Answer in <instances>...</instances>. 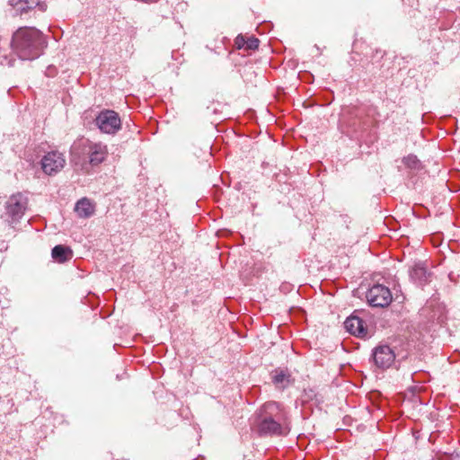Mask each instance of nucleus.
Instances as JSON below:
<instances>
[{
	"mask_svg": "<svg viewBox=\"0 0 460 460\" xmlns=\"http://www.w3.org/2000/svg\"><path fill=\"white\" fill-rule=\"evenodd\" d=\"M402 163L405 166L411 169H417L420 165V161L414 155H409L402 159Z\"/></svg>",
	"mask_w": 460,
	"mask_h": 460,
	"instance_id": "nucleus-15",
	"label": "nucleus"
},
{
	"mask_svg": "<svg viewBox=\"0 0 460 460\" xmlns=\"http://www.w3.org/2000/svg\"><path fill=\"white\" fill-rule=\"evenodd\" d=\"M273 383L279 388H285L289 383V376L283 370H276L272 376Z\"/></svg>",
	"mask_w": 460,
	"mask_h": 460,
	"instance_id": "nucleus-14",
	"label": "nucleus"
},
{
	"mask_svg": "<svg viewBox=\"0 0 460 460\" xmlns=\"http://www.w3.org/2000/svg\"><path fill=\"white\" fill-rule=\"evenodd\" d=\"M9 4L14 8L16 13L21 15L38 5L42 11L45 10L44 5L40 4V0H9Z\"/></svg>",
	"mask_w": 460,
	"mask_h": 460,
	"instance_id": "nucleus-11",
	"label": "nucleus"
},
{
	"mask_svg": "<svg viewBox=\"0 0 460 460\" xmlns=\"http://www.w3.org/2000/svg\"><path fill=\"white\" fill-rule=\"evenodd\" d=\"M75 212L79 217H90L94 213V205L90 201V199L83 198L75 203Z\"/></svg>",
	"mask_w": 460,
	"mask_h": 460,
	"instance_id": "nucleus-12",
	"label": "nucleus"
},
{
	"mask_svg": "<svg viewBox=\"0 0 460 460\" xmlns=\"http://www.w3.org/2000/svg\"><path fill=\"white\" fill-rule=\"evenodd\" d=\"M28 208V198L17 192L9 197L5 202V215L8 217L10 225L20 222Z\"/></svg>",
	"mask_w": 460,
	"mask_h": 460,
	"instance_id": "nucleus-4",
	"label": "nucleus"
},
{
	"mask_svg": "<svg viewBox=\"0 0 460 460\" xmlns=\"http://www.w3.org/2000/svg\"><path fill=\"white\" fill-rule=\"evenodd\" d=\"M260 40L255 37L246 39V49L254 50L259 48Z\"/></svg>",
	"mask_w": 460,
	"mask_h": 460,
	"instance_id": "nucleus-16",
	"label": "nucleus"
},
{
	"mask_svg": "<svg viewBox=\"0 0 460 460\" xmlns=\"http://www.w3.org/2000/svg\"><path fill=\"white\" fill-rule=\"evenodd\" d=\"M51 255L55 261L65 262L72 258V251L66 246L58 244L52 249Z\"/></svg>",
	"mask_w": 460,
	"mask_h": 460,
	"instance_id": "nucleus-13",
	"label": "nucleus"
},
{
	"mask_svg": "<svg viewBox=\"0 0 460 460\" xmlns=\"http://www.w3.org/2000/svg\"><path fill=\"white\" fill-rule=\"evenodd\" d=\"M66 164V159L62 153L52 151L47 153L41 159V168L48 175L56 174Z\"/></svg>",
	"mask_w": 460,
	"mask_h": 460,
	"instance_id": "nucleus-7",
	"label": "nucleus"
},
{
	"mask_svg": "<svg viewBox=\"0 0 460 460\" xmlns=\"http://www.w3.org/2000/svg\"><path fill=\"white\" fill-rule=\"evenodd\" d=\"M235 44L238 49L246 48V39L243 35H238L235 39Z\"/></svg>",
	"mask_w": 460,
	"mask_h": 460,
	"instance_id": "nucleus-17",
	"label": "nucleus"
},
{
	"mask_svg": "<svg viewBox=\"0 0 460 460\" xmlns=\"http://www.w3.org/2000/svg\"><path fill=\"white\" fill-rule=\"evenodd\" d=\"M96 127L102 133L114 135L121 128V119L112 110H103L94 119Z\"/></svg>",
	"mask_w": 460,
	"mask_h": 460,
	"instance_id": "nucleus-5",
	"label": "nucleus"
},
{
	"mask_svg": "<svg viewBox=\"0 0 460 460\" xmlns=\"http://www.w3.org/2000/svg\"><path fill=\"white\" fill-rule=\"evenodd\" d=\"M433 460H454V458H453L452 455L442 454V455L438 456Z\"/></svg>",
	"mask_w": 460,
	"mask_h": 460,
	"instance_id": "nucleus-19",
	"label": "nucleus"
},
{
	"mask_svg": "<svg viewBox=\"0 0 460 460\" xmlns=\"http://www.w3.org/2000/svg\"><path fill=\"white\" fill-rule=\"evenodd\" d=\"M10 44L20 59L34 60L43 53L47 40L36 28L22 27L13 33Z\"/></svg>",
	"mask_w": 460,
	"mask_h": 460,
	"instance_id": "nucleus-1",
	"label": "nucleus"
},
{
	"mask_svg": "<svg viewBox=\"0 0 460 460\" xmlns=\"http://www.w3.org/2000/svg\"><path fill=\"white\" fill-rule=\"evenodd\" d=\"M71 160L75 164H81L96 166L102 164L108 155L107 146L102 142H93L87 138H80L70 147Z\"/></svg>",
	"mask_w": 460,
	"mask_h": 460,
	"instance_id": "nucleus-3",
	"label": "nucleus"
},
{
	"mask_svg": "<svg viewBox=\"0 0 460 460\" xmlns=\"http://www.w3.org/2000/svg\"><path fill=\"white\" fill-rule=\"evenodd\" d=\"M0 64L12 66L13 65V60L12 58H9L7 56H0Z\"/></svg>",
	"mask_w": 460,
	"mask_h": 460,
	"instance_id": "nucleus-18",
	"label": "nucleus"
},
{
	"mask_svg": "<svg viewBox=\"0 0 460 460\" xmlns=\"http://www.w3.org/2000/svg\"><path fill=\"white\" fill-rule=\"evenodd\" d=\"M372 357L376 366L382 369L390 367L395 359L394 351L388 345L376 347Z\"/></svg>",
	"mask_w": 460,
	"mask_h": 460,
	"instance_id": "nucleus-8",
	"label": "nucleus"
},
{
	"mask_svg": "<svg viewBox=\"0 0 460 460\" xmlns=\"http://www.w3.org/2000/svg\"><path fill=\"white\" fill-rule=\"evenodd\" d=\"M366 298L373 307H385L392 302V294L388 288L376 284L367 290Z\"/></svg>",
	"mask_w": 460,
	"mask_h": 460,
	"instance_id": "nucleus-6",
	"label": "nucleus"
},
{
	"mask_svg": "<svg viewBox=\"0 0 460 460\" xmlns=\"http://www.w3.org/2000/svg\"><path fill=\"white\" fill-rule=\"evenodd\" d=\"M430 273L422 263H416L410 271V277L417 285L422 286L429 282Z\"/></svg>",
	"mask_w": 460,
	"mask_h": 460,
	"instance_id": "nucleus-10",
	"label": "nucleus"
},
{
	"mask_svg": "<svg viewBox=\"0 0 460 460\" xmlns=\"http://www.w3.org/2000/svg\"><path fill=\"white\" fill-rule=\"evenodd\" d=\"M260 418L258 429L262 436H287L290 431L288 415L276 402L264 403Z\"/></svg>",
	"mask_w": 460,
	"mask_h": 460,
	"instance_id": "nucleus-2",
	"label": "nucleus"
},
{
	"mask_svg": "<svg viewBox=\"0 0 460 460\" xmlns=\"http://www.w3.org/2000/svg\"><path fill=\"white\" fill-rule=\"evenodd\" d=\"M344 327L350 334L360 338L368 336L367 327L363 319L357 315H350L344 322Z\"/></svg>",
	"mask_w": 460,
	"mask_h": 460,
	"instance_id": "nucleus-9",
	"label": "nucleus"
}]
</instances>
